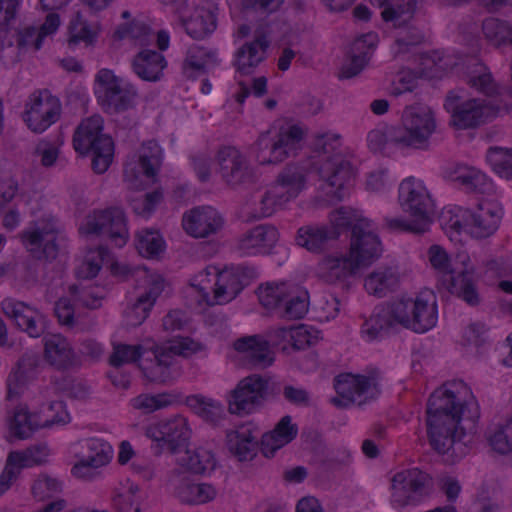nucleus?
Returning <instances> with one entry per match:
<instances>
[{
    "label": "nucleus",
    "mask_w": 512,
    "mask_h": 512,
    "mask_svg": "<svg viewBox=\"0 0 512 512\" xmlns=\"http://www.w3.org/2000/svg\"><path fill=\"white\" fill-rule=\"evenodd\" d=\"M10 454L23 469L45 464L50 455V449L47 444L39 443L32 445L23 451L10 452Z\"/></svg>",
    "instance_id": "nucleus-50"
},
{
    "label": "nucleus",
    "mask_w": 512,
    "mask_h": 512,
    "mask_svg": "<svg viewBox=\"0 0 512 512\" xmlns=\"http://www.w3.org/2000/svg\"><path fill=\"white\" fill-rule=\"evenodd\" d=\"M315 147L319 153L314 168L321 180L335 188L334 196L341 200L345 186L350 185L355 172L341 149L338 135L324 134L317 137Z\"/></svg>",
    "instance_id": "nucleus-3"
},
{
    "label": "nucleus",
    "mask_w": 512,
    "mask_h": 512,
    "mask_svg": "<svg viewBox=\"0 0 512 512\" xmlns=\"http://www.w3.org/2000/svg\"><path fill=\"white\" fill-rule=\"evenodd\" d=\"M216 62L217 54L215 51L193 45L187 50L182 64V71L187 78H194L199 74H203L208 65Z\"/></svg>",
    "instance_id": "nucleus-43"
},
{
    "label": "nucleus",
    "mask_w": 512,
    "mask_h": 512,
    "mask_svg": "<svg viewBox=\"0 0 512 512\" xmlns=\"http://www.w3.org/2000/svg\"><path fill=\"white\" fill-rule=\"evenodd\" d=\"M61 111V102L56 96L47 89L37 90L29 96L23 119L31 131L42 133L59 120Z\"/></svg>",
    "instance_id": "nucleus-15"
},
{
    "label": "nucleus",
    "mask_w": 512,
    "mask_h": 512,
    "mask_svg": "<svg viewBox=\"0 0 512 512\" xmlns=\"http://www.w3.org/2000/svg\"><path fill=\"white\" fill-rule=\"evenodd\" d=\"M483 33L495 45H512V26L497 18H488L482 25Z\"/></svg>",
    "instance_id": "nucleus-51"
},
{
    "label": "nucleus",
    "mask_w": 512,
    "mask_h": 512,
    "mask_svg": "<svg viewBox=\"0 0 512 512\" xmlns=\"http://www.w3.org/2000/svg\"><path fill=\"white\" fill-rule=\"evenodd\" d=\"M37 428L38 426L33 425L31 422V417L27 411L24 409H18L15 411L11 422V429L18 438H29Z\"/></svg>",
    "instance_id": "nucleus-64"
},
{
    "label": "nucleus",
    "mask_w": 512,
    "mask_h": 512,
    "mask_svg": "<svg viewBox=\"0 0 512 512\" xmlns=\"http://www.w3.org/2000/svg\"><path fill=\"white\" fill-rule=\"evenodd\" d=\"M406 29L400 31L395 39L398 53H407L414 46L422 43L424 36L422 32L413 26H405Z\"/></svg>",
    "instance_id": "nucleus-63"
},
{
    "label": "nucleus",
    "mask_w": 512,
    "mask_h": 512,
    "mask_svg": "<svg viewBox=\"0 0 512 512\" xmlns=\"http://www.w3.org/2000/svg\"><path fill=\"white\" fill-rule=\"evenodd\" d=\"M68 35L67 44L69 48H74L80 42L90 44L94 37L88 23L79 13H77L76 17L70 22Z\"/></svg>",
    "instance_id": "nucleus-58"
},
{
    "label": "nucleus",
    "mask_w": 512,
    "mask_h": 512,
    "mask_svg": "<svg viewBox=\"0 0 512 512\" xmlns=\"http://www.w3.org/2000/svg\"><path fill=\"white\" fill-rule=\"evenodd\" d=\"M110 459V452L101 449L95 455L88 456L77 462L72 468V473L81 479H93L99 474L98 469L108 464Z\"/></svg>",
    "instance_id": "nucleus-48"
},
{
    "label": "nucleus",
    "mask_w": 512,
    "mask_h": 512,
    "mask_svg": "<svg viewBox=\"0 0 512 512\" xmlns=\"http://www.w3.org/2000/svg\"><path fill=\"white\" fill-rule=\"evenodd\" d=\"M152 306L151 302L149 300L147 301V297L143 298L140 295L136 302L125 311L126 325L136 327L142 324L147 318Z\"/></svg>",
    "instance_id": "nucleus-62"
},
{
    "label": "nucleus",
    "mask_w": 512,
    "mask_h": 512,
    "mask_svg": "<svg viewBox=\"0 0 512 512\" xmlns=\"http://www.w3.org/2000/svg\"><path fill=\"white\" fill-rule=\"evenodd\" d=\"M427 434L431 447L445 454L474 435L480 417L479 406L463 381L435 390L427 403Z\"/></svg>",
    "instance_id": "nucleus-1"
},
{
    "label": "nucleus",
    "mask_w": 512,
    "mask_h": 512,
    "mask_svg": "<svg viewBox=\"0 0 512 512\" xmlns=\"http://www.w3.org/2000/svg\"><path fill=\"white\" fill-rule=\"evenodd\" d=\"M306 184V172L303 166L286 165L276 176L274 183L262 195L256 216L268 217L296 198Z\"/></svg>",
    "instance_id": "nucleus-8"
},
{
    "label": "nucleus",
    "mask_w": 512,
    "mask_h": 512,
    "mask_svg": "<svg viewBox=\"0 0 512 512\" xmlns=\"http://www.w3.org/2000/svg\"><path fill=\"white\" fill-rule=\"evenodd\" d=\"M218 172L223 182L233 188L253 184L256 174L249 160L233 146L221 147L215 156Z\"/></svg>",
    "instance_id": "nucleus-17"
},
{
    "label": "nucleus",
    "mask_w": 512,
    "mask_h": 512,
    "mask_svg": "<svg viewBox=\"0 0 512 512\" xmlns=\"http://www.w3.org/2000/svg\"><path fill=\"white\" fill-rule=\"evenodd\" d=\"M489 444L492 449L500 454L512 452V427L510 419L503 425H499L489 435Z\"/></svg>",
    "instance_id": "nucleus-60"
},
{
    "label": "nucleus",
    "mask_w": 512,
    "mask_h": 512,
    "mask_svg": "<svg viewBox=\"0 0 512 512\" xmlns=\"http://www.w3.org/2000/svg\"><path fill=\"white\" fill-rule=\"evenodd\" d=\"M102 130V117L93 115L79 124L73 136V146L78 153L92 152V169L97 174L106 172L114 157V142Z\"/></svg>",
    "instance_id": "nucleus-5"
},
{
    "label": "nucleus",
    "mask_w": 512,
    "mask_h": 512,
    "mask_svg": "<svg viewBox=\"0 0 512 512\" xmlns=\"http://www.w3.org/2000/svg\"><path fill=\"white\" fill-rule=\"evenodd\" d=\"M145 435L155 443L152 449L156 455L164 450L179 454L190 439L191 429L185 417L176 415L149 425L145 429Z\"/></svg>",
    "instance_id": "nucleus-13"
},
{
    "label": "nucleus",
    "mask_w": 512,
    "mask_h": 512,
    "mask_svg": "<svg viewBox=\"0 0 512 512\" xmlns=\"http://www.w3.org/2000/svg\"><path fill=\"white\" fill-rule=\"evenodd\" d=\"M241 273L244 276H252L253 269L242 268L236 272L232 271H219L217 279L214 283V295L212 300H207L208 305L224 304L234 299L248 284L247 281L241 278Z\"/></svg>",
    "instance_id": "nucleus-29"
},
{
    "label": "nucleus",
    "mask_w": 512,
    "mask_h": 512,
    "mask_svg": "<svg viewBox=\"0 0 512 512\" xmlns=\"http://www.w3.org/2000/svg\"><path fill=\"white\" fill-rule=\"evenodd\" d=\"M186 405L200 418L211 424H218L225 416L222 404L202 395H191L186 398Z\"/></svg>",
    "instance_id": "nucleus-44"
},
{
    "label": "nucleus",
    "mask_w": 512,
    "mask_h": 512,
    "mask_svg": "<svg viewBox=\"0 0 512 512\" xmlns=\"http://www.w3.org/2000/svg\"><path fill=\"white\" fill-rule=\"evenodd\" d=\"M269 41L264 35L243 44L235 53L233 66L241 75L252 74L265 59Z\"/></svg>",
    "instance_id": "nucleus-30"
},
{
    "label": "nucleus",
    "mask_w": 512,
    "mask_h": 512,
    "mask_svg": "<svg viewBox=\"0 0 512 512\" xmlns=\"http://www.w3.org/2000/svg\"><path fill=\"white\" fill-rule=\"evenodd\" d=\"M234 348L236 351L244 353L245 358L253 367L265 368L273 362L269 341L262 336L253 335L237 339L234 342Z\"/></svg>",
    "instance_id": "nucleus-35"
},
{
    "label": "nucleus",
    "mask_w": 512,
    "mask_h": 512,
    "mask_svg": "<svg viewBox=\"0 0 512 512\" xmlns=\"http://www.w3.org/2000/svg\"><path fill=\"white\" fill-rule=\"evenodd\" d=\"M399 284V275L391 267H380L371 272L364 281V287L370 295L385 297Z\"/></svg>",
    "instance_id": "nucleus-41"
},
{
    "label": "nucleus",
    "mask_w": 512,
    "mask_h": 512,
    "mask_svg": "<svg viewBox=\"0 0 512 512\" xmlns=\"http://www.w3.org/2000/svg\"><path fill=\"white\" fill-rule=\"evenodd\" d=\"M38 357L35 354H24L9 373L6 380V398L13 400L24 391L29 379V374L37 367Z\"/></svg>",
    "instance_id": "nucleus-37"
},
{
    "label": "nucleus",
    "mask_w": 512,
    "mask_h": 512,
    "mask_svg": "<svg viewBox=\"0 0 512 512\" xmlns=\"http://www.w3.org/2000/svg\"><path fill=\"white\" fill-rule=\"evenodd\" d=\"M174 495L188 504H203L216 497L215 488L206 483H194L188 476L174 472L169 480Z\"/></svg>",
    "instance_id": "nucleus-27"
},
{
    "label": "nucleus",
    "mask_w": 512,
    "mask_h": 512,
    "mask_svg": "<svg viewBox=\"0 0 512 512\" xmlns=\"http://www.w3.org/2000/svg\"><path fill=\"white\" fill-rule=\"evenodd\" d=\"M257 294L265 308L277 310L282 318L301 319L308 312V292L298 286L271 282L260 285Z\"/></svg>",
    "instance_id": "nucleus-7"
},
{
    "label": "nucleus",
    "mask_w": 512,
    "mask_h": 512,
    "mask_svg": "<svg viewBox=\"0 0 512 512\" xmlns=\"http://www.w3.org/2000/svg\"><path fill=\"white\" fill-rule=\"evenodd\" d=\"M114 36L118 39L130 38L140 45H147L153 37V32L144 21L132 19L128 23L119 25L114 32Z\"/></svg>",
    "instance_id": "nucleus-49"
},
{
    "label": "nucleus",
    "mask_w": 512,
    "mask_h": 512,
    "mask_svg": "<svg viewBox=\"0 0 512 512\" xmlns=\"http://www.w3.org/2000/svg\"><path fill=\"white\" fill-rule=\"evenodd\" d=\"M183 26L192 38L203 39L215 30L216 17L208 9L197 8L187 20L183 21Z\"/></svg>",
    "instance_id": "nucleus-45"
},
{
    "label": "nucleus",
    "mask_w": 512,
    "mask_h": 512,
    "mask_svg": "<svg viewBox=\"0 0 512 512\" xmlns=\"http://www.w3.org/2000/svg\"><path fill=\"white\" fill-rule=\"evenodd\" d=\"M382 244L368 220H360L352 226L349 252L358 269L366 267L380 257Z\"/></svg>",
    "instance_id": "nucleus-19"
},
{
    "label": "nucleus",
    "mask_w": 512,
    "mask_h": 512,
    "mask_svg": "<svg viewBox=\"0 0 512 512\" xmlns=\"http://www.w3.org/2000/svg\"><path fill=\"white\" fill-rule=\"evenodd\" d=\"M391 488L394 505H416L430 494L433 480L428 473L418 468L405 469L392 477Z\"/></svg>",
    "instance_id": "nucleus-14"
},
{
    "label": "nucleus",
    "mask_w": 512,
    "mask_h": 512,
    "mask_svg": "<svg viewBox=\"0 0 512 512\" xmlns=\"http://www.w3.org/2000/svg\"><path fill=\"white\" fill-rule=\"evenodd\" d=\"M177 455V464L195 474L211 472L216 467L213 453L205 448L186 449L183 453L180 452Z\"/></svg>",
    "instance_id": "nucleus-42"
},
{
    "label": "nucleus",
    "mask_w": 512,
    "mask_h": 512,
    "mask_svg": "<svg viewBox=\"0 0 512 512\" xmlns=\"http://www.w3.org/2000/svg\"><path fill=\"white\" fill-rule=\"evenodd\" d=\"M298 427L292 423V418L286 415L280 419L275 428L262 435L261 452L267 458L275 455L276 451L296 438Z\"/></svg>",
    "instance_id": "nucleus-33"
},
{
    "label": "nucleus",
    "mask_w": 512,
    "mask_h": 512,
    "mask_svg": "<svg viewBox=\"0 0 512 512\" xmlns=\"http://www.w3.org/2000/svg\"><path fill=\"white\" fill-rule=\"evenodd\" d=\"M175 400V397L170 393L141 394L132 400V406L143 413H152L170 406Z\"/></svg>",
    "instance_id": "nucleus-52"
},
{
    "label": "nucleus",
    "mask_w": 512,
    "mask_h": 512,
    "mask_svg": "<svg viewBox=\"0 0 512 512\" xmlns=\"http://www.w3.org/2000/svg\"><path fill=\"white\" fill-rule=\"evenodd\" d=\"M435 130L436 119L432 109L416 104L404 109L401 124L393 127L391 136L396 145L426 150Z\"/></svg>",
    "instance_id": "nucleus-6"
},
{
    "label": "nucleus",
    "mask_w": 512,
    "mask_h": 512,
    "mask_svg": "<svg viewBox=\"0 0 512 512\" xmlns=\"http://www.w3.org/2000/svg\"><path fill=\"white\" fill-rule=\"evenodd\" d=\"M85 232L107 235L117 247L124 246L129 236L125 214L118 207L97 211L88 217Z\"/></svg>",
    "instance_id": "nucleus-20"
},
{
    "label": "nucleus",
    "mask_w": 512,
    "mask_h": 512,
    "mask_svg": "<svg viewBox=\"0 0 512 512\" xmlns=\"http://www.w3.org/2000/svg\"><path fill=\"white\" fill-rule=\"evenodd\" d=\"M167 66L165 57L155 50L145 49L137 53L132 60L134 73L144 81L157 82L163 77Z\"/></svg>",
    "instance_id": "nucleus-34"
},
{
    "label": "nucleus",
    "mask_w": 512,
    "mask_h": 512,
    "mask_svg": "<svg viewBox=\"0 0 512 512\" xmlns=\"http://www.w3.org/2000/svg\"><path fill=\"white\" fill-rule=\"evenodd\" d=\"M138 492L139 488L134 484L116 490L112 499L115 508L119 512H130L132 509L135 512H140Z\"/></svg>",
    "instance_id": "nucleus-56"
},
{
    "label": "nucleus",
    "mask_w": 512,
    "mask_h": 512,
    "mask_svg": "<svg viewBox=\"0 0 512 512\" xmlns=\"http://www.w3.org/2000/svg\"><path fill=\"white\" fill-rule=\"evenodd\" d=\"M381 17L385 22H390L395 28H402L408 25L417 8V0L406 2L387 3L381 6Z\"/></svg>",
    "instance_id": "nucleus-46"
},
{
    "label": "nucleus",
    "mask_w": 512,
    "mask_h": 512,
    "mask_svg": "<svg viewBox=\"0 0 512 512\" xmlns=\"http://www.w3.org/2000/svg\"><path fill=\"white\" fill-rule=\"evenodd\" d=\"M26 250L36 259L54 260L59 252L58 230L51 222H36L19 234Z\"/></svg>",
    "instance_id": "nucleus-18"
},
{
    "label": "nucleus",
    "mask_w": 512,
    "mask_h": 512,
    "mask_svg": "<svg viewBox=\"0 0 512 512\" xmlns=\"http://www.w3.org/2000/svg\"><path fill=\"white\" fill-rule=\"evenodd\" d=\"M392 303L401 327L423 333L437 323L436 296L431 290H423L415 298H402Z\"/></svg>",
    "instance_id": "nucleus-9"
},
{
    "label": "nucleus",
    "mask_w": 512,
    "mask_h": 512,
    "mask_svg": "<svg viewBox=\"0 0 512 512\" xmlns=\"http://www.w3.org/2000/svg\"><path fill=\"white\" fill-rule=\"evenodd\" d=\"M107 254L108 250L103 246L89 250L82 264L77 269V276L83 279L95 277L99 273Z\"/></svg>",
    "instance_id": "nucleus-54"
},
{
    "label": "nucleus",
    "mask_w": 512,
    "mask_h": 512,
    "mask_svg": "<svg viewBox=\"0 0 512 512\" xmlns=\"http://www.w3.org/2000/svg\"><path fill=\"white\" fill-rule=\"evenodd\" d=\"M512 107V93L503 94L500 100L470 98L462 100L455 92H449L445 108L452 115V124L458 129L475 128L498 113Z\"/></svg>",
    "instance_id": "nucleus-4"
},
{
    "label": "nucleus",
    "mask_w": 512,
    "mask_h": 512,
    "mask_svg": "<svg viewBox=\"0 0 512 512\" xmlns=\"http://www.w3.org/2000/svg\"><path fill=\"white\" fill-rule=\"evenodd\" d=\"M143 353L141 345H127L117 344L114 345L113 353L109 357V363L113 367H119L126 363L137 361Z\"/></svg>",
    "instance_id": "nucleus-61"
},
{
    "label": "nucleus",
    "mask_w": 512,
    "mask_h": 512,
    "mask_svg": "<svg viewBox=\"0 0 512 512\" xmlns=\"http://www.w3.org/2000/svg\"><path fill=\"white\" fill-rule=\"evenodd\" d=\"M378 372H371L368 376L341 375L336 378L334 387L339 397L332 399L336 406H347L357 402V398L368 391L371 386L376 387Z\"/></svg>",
    "instance_id": "nucleus-26"
},
{
    "label": "nucleus",
    "mask_w": 512,
    "mask_h": 512,
    "mask_svg": "<svg viewBox=\"0 0 512 512\" xmlns=\"http://www.w3.org/2000/svg\"><path fill=\"white\" fill-rule=\"evenodd\" d=\"M162 151L155 141H148L142 147L139 156V165L147 177L155 176L157 168L161 164Z\"/></svg>",
    "instance_id": "nucleus-53"
},
{
    "label": "nucleus",
    "mask_w": 512,
    "mask_h": 512,
    "mask_svg": "<svg viewBox=\"0 0 512 512\" xmlns=\"http://www.w3.org/2000/svg\"><path fill=\"white\" fill-rule=\"evenodd\" d=\"M269 381L252 374L241 379L227 395V409L232 415L246 416L261 408L267 398Z\"/></svg>",
    "instance_id": "nucleus-12"
},
{
    "label": "nucleus",
    "mask_w": 512,
    "mask_h": 512,
    "mask_svg": "<svg viewBox=\"0 0 512 512\" xmlns=\"http://www.w3.org/2000/svg\"><path fill=\"white\" fill-rule=\"evenodd\" d=\"M223 225L220 214L211 206L195 207L182 218L184 230L195 238H206L215 234Z\"/></svg>",
    "instance_id": "nucleus-25"
},
{
    "label": "nucleus",
    "mask_w": 512,
    "mask_h": 512,
    "mask_svg": "<svg viewBox=\"0 0 512 512\" xmlns=\"http://www.w3.org/2000/svg\"><path fill=\"white\" fill-rule=\"evenodd\" d=\"M356 267L349 255H327L317 264L316 275L318 279L327 284H336L345 281L357 273Z\"/></svg>",
    "instance_id": "nucleus-28"
},
{
    "label": "nucleus",
    "mask_w": 512,
    "mask_h": 512,
    "mask_svg": "<svg viewBox=\"0 0 512 512\" xmlns=\"http://www.w3.org/2000/svg\"><path fill=\"white\" fill-rule=\"evenodd\" d=\"M201 350V345L191 338L179 337L168 341L155 355L156 363L150 369V380L166 382L168 376L164 370L171 364L174 356L188 357Z\"/></svg>",
    "instance_id": "nucleus-23"
},
{
    "label": "nucleus",
    "mask_w": 512,
    "mask_h": 512,
    "mask_svg": "<svg viewBox=\"0 0 512 512\" xmlns=\"http://www.w3.org/2000/svg\"><path fill=\"white\" fill-rule=\"evenodd\" d=\"M397 326L400 325L393 303L390 302L378 308V310L366 320L363 324L362 331L370 340H374L388 334Z\"/></svg>",
    "instance_id": "nucleus-38"
},
{
    "label": "nucleus",
    "mask_w": 512,
    "mask_h": 512,
    "mask_svg": "<svg viewBox=\"0 0 512 512\" xmlns=\"http://www.w3.org/2000/svg\"><path fill=\"white\" fill-rule=\"evenodd\" d=\"M307 129L299 124L283 126L274 140L269 132L262 133L257 140V158L261 164H276L297 154L302 148Z\"/></svg>",
    "instance_id": "nucleus-10"
},
{
    "label": "nucleus",
    "mask_w": 512,
    "mask_h": 512,
    "mask_svg": "<svg viewBox=\"0 0 512 512\" xmlns=\"http://www.w3.org/2000/svg\"><path fill=\"white\" fill-rule=\"evenodd\" d=\"M337 240V233L325 225H307L299 228L296 241L308 251L319 253L327 248L331 241Z\"/></svg>",
    "instance_id": "nucleus-39"
},
{
    "label": "nucleus",
    "mask_w": 512,
    "mask_h": 512,
    "mask_svg": "<svg viewBox=\"0 0 512 512\" xmlns=\"http://www.w3.org/2000/svg\"><path fill=\"white\" fill-rule=\"evenodd\" d=\"M428 258L431 266L442 274V284L449 293L470 306L480 303L481 297L474 280L475 267L467 252H458L451 264L447 252L439 245H432L428 249Z\"/></svg>",
    "instance_id": "nucleus-2"
},
{
    "label": "nucleus",
    "mask_w": 512,
    "mask_h": 512,
    "mask_svg": "<svg viewBox=\"0 0 512 512\" xmlns=\"http://www.w3.org/2000/svg\"><path fill=\"white\" fill-rule=\"evenodd\" d=\"M218 269L215 266H207L200 271L191 281V287L201 295L202 301L212 300L210 291L214 293V283L217 279Z\"/></svg>",
    "instance_id": "nucleus-55"
},
{
    "label": "nucleus",
    "mask_w": 512,
    "mask_h": 512,
    "mask_svg": "<svg viewBox=\"0 0 512 512\" xmlns=\"http://www.w3.org/2000/svg\"><path fill=\"white\" fill-rule=\"evenodd\" d=\"M136 248L141 255L153 256L163 250L164 242L157 231L143 230L136 235Z\"/></svg>",
    "instance_id": "nucleus-57"
},
{
    "label": "nucleus",
    "mask_w": 512,
    "mask_h": 512,
    "mask_svg": "<svg viewBox=\"0 0 512 512\" xmlns=\"http://www.w3.org/2000/svg\"><path fill=\"white\" fill-rule=\"evenodd\" d=\"M399 200L404 210L417 221L413 227L417 233L426 232L431 223L433 203L424 185L414 178L405 179L399 187Z\"/></svg>",
    "instance_id": "nucleus-16"
},
{
    "label": "nucleus",
    "mask_w": 512,
    "mask_h": 512,
    "mask_svg": "<svg viewBox=\"0 0 512 512\" xmlns=\"http://www.w3.org/2000/svg\"><path fill=\"white\" fill-rule=\"evenodd\" d=\"M502 207L491 200H481L474 210L464 213V220L470 229V233L479 239L493 235L499 227L502 219Z\"/></svg>",
    "instance_id": "nucleus-21"
},
{
    "label": "nucleus",
    "mask_w": 512,
    "mask_h": 512,
    "mask_svg": "<svg viewBox=\"0 0 512 512\" xmlns=\"http://www.w3.org/2000/svg\"><path fill=\"white\" fill-rule=\"evenodd\" d=\"M61 490L62 483L57 478L51 477L47 474L39 475L31 488L34 498L39 501L51 498L55 494L61 492Z\"/></svg>",
    "instance_id": "nucleus-59"
},
{
    "label": "nucleus",
    "mask_w": 512,
    "mask_h": 512,
    "mask_svg": "<svg viewBox=\"0 0 512 512\" xmlns=\"http://www.w3.org/2000/svg\"><path fill=\"white\" fill-rule=\"evenodd\" d=\"M44 359L57 370L69 369L75 360L74 351L68 340L60 334H50L43 338Z\"/></svg>",
    "instance_id": "nucleus-32"
},
{
    "label": "nucleus",
    "mask_w": 512,
    "mask_h": 512,
    "mask_svg": "<svg viewBox=\"0 0 512 512\" xmlns=\"http://www.w3.org/2000/svg\"><path fill=\"white\" fill-rule=\"evenodd\" d=\"M95 82L97 102L106 113H121L133 107L137 96L136 89L133 85L124 83L112 70H99Z\"/></svg>",
    "instance_id": "nucleus-11"
},
{
    "label": "nucleus",
    "mask_w": 512,
    "mask_h": 512,
    "mask_svg": "<svg viewBox=\"0 0 512 512\" xmlns=\"http://www.w3.org/2000/svg\"><path fill=\"white\" fill-rule=\"evenodd\" d=\"M467 84L483 94L486 100H500L503 94L512 93L509 89L501 88L488 68L481 63L475 65V69L468 76Z\"/></svg>",
    "instance_id": "nucleus-40"
},
{
    "label": "nucleus",
    "mask_w": 512,
    "mask_h": 512,
    "mask_svg": "<svg viewBox=\"0 0 512 512\" xmlns=\"http://www.w3.org/2000/svg\"><path fill=\"white\" fill-rule=\"evenodd\" d=\"M443 177L466 193L484 194L492 189V182L484 172L464 163L446 166Z\"/></svg>",
    "instance_id": "nucleus-22"
},
{
    "label": "nucleus",
    "mask_w": 512,
    "mask_h": 512,
    "mask_svg": "<svg viewBox=\"0 0 512 512\" xmlns=\"http://www.w3.org/2000/svg\"><path fill=\"white\" fill-rule=\"evenodd\" d=\"M278 240V231L271 225H258L239 240V248L246 253H267Z\"/></svg>",
    "instance_id": "nucleus-36"
},
{
    "label": "nucleus",
    "mask_w": 512,
    "mask_h": 512,
    "mask_svg": "<svg viewBox=\"0 0 512 512\" xmlns=\"http://www.w3.org/2000/svg\"><path fill=\"white\" fill-rule=\"evenodd\" d=\"M259 430L251 423L239 426L227 433L228 447L240 461L253 459L256 455Z\"/></svg>",
    "instance_id": "nucleus-31"
},
{
    "label": "nucleus",
    "mask_w": 512,
    "mask_h": 512,
    "mask_svg": "<svg viewBox=\"0 0 512 512\" xmlns=\"http://www.w3.org/2000/svg\"><path fill=\"white\" fill-rule=\"evenodd\" d=\"M3 313L12 319L16 326L30 337L38 338L47 329L46 317L37 309L23 302L6 300L2 303Z\"/></svg>",
    "instance_id": "nucleus-24"
},
{
    "label": "nucleus",
    "mask_w": 512,
    "mask_h": 512,
    "mask_svg": "<svg viewBox=\"0 0 512 512\" xmlns=\"http://www.w3.org/2000/svg\"><path fill=\"white\" fill-rule=\"evenodd\" d=\"M486 157L497 176L512 181V148L490 147Z\"/></svg>",
    "instance_id": "nucleus-47"
}]
</instances>
